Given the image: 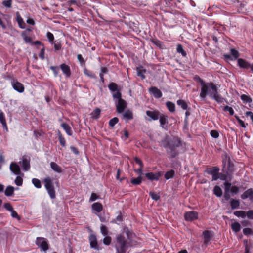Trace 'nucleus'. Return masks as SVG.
Listing matches in <instances>:
<instances>
[{"instance_id":"obj_1","label":"nucleus","mask_w":253,"mask_h":253,"mask_svg":"<svg viewBox=\"0 0 253 253\" xmlns=\"http://www.w3.org/2000/svg\"><path fill=\"white\" fill-rule=\"evenodd\" d=\"M135 234L127 227H124L123 232L116 236L115 248L116 253H126L129 247L132 245V242Z\"/></svg>"},{"instance_id":"obj_2","label":"nucleus","mask_w":253,"mask_h":253,"mask_svg":"<svg viewBox=\"0 0 253 253\" xmlns=\"http://www.w3.org/2000/svg\"><path fill=\"white\" fill-rule=\"evenodd\" d=\"M108 88L112 93V97L114 100H117V103L116 104V111L118 113H123L126 107V101L122 98L121 88L117 84L112 82L108 85Z\"/></svg>"},{"instance_id":"obj_3","label":"nucleus","mask_w":253,"mask_h":253,"mask_svg":"<svg viewBox=\"0 0 253 253\" xmlns=\"http://www.w3.org/2000/svg\"><path fill=\"white\" fill-rule=\"evenodd\" d=\"M162 144L165 148H169L168 153L171 158H174L179 154L176 148L182 145V142L179 138L175 137L170 140L166 139L162 141Z\"/></svg>"},{"instance_id":"obj_4","label":"nucleus","mask_w":253,"mask_h":253,"mask_svg":"<svg viewBox=\"0 0 253 253\" xmlns=\"http://www.w3.org/2000/svg\"><path fill=\"white\" fill-rule=\"evenodd\" d=\"M208 92L210 97L213 99L218 103H222L225 99L219 94L217 86L212 82L207 83Z\"/></svg>"},{"instance_id":"obj_5","label":"nucleus","mask_w":253,"mask_h":253,"mask_svg":"<svg viewBox=\"0 0 253 253\" xmlns=\"http://www.w3.org/2000/svg\"><path fill=\"white\" fill-rule=\"evenodd\" d=\"M45 187L50 196L53 199L56 197L55 190L52 179L50 177H46L44 179Z\"/></svg>"},{"instance_id":"obj_6","label":"nucleus","mask_w":253,"mask_h":253,"mask_svg":"<svg viewBox=\"0 0 253 253\" xmlns=\"http://www.w3.org/2000/svg\"><path fill=\"white\" fill-rule=\"evenodd\" d=\"M193 79L194 81L198 82L201 85V92L200 93V97L201 99H204L207 95L208 94L207 83L205 82L198 75H195Z\"/></svg>"},{"instance_id":"obj_7","label":"nucleus","mask_w":253,"mask_h":253,"mask_svg":"<svg viewBox=\"0 0 253 253\" xmlns=\"http://www.w3.org/2000/svg\"><path fill=\"white\" fill-rule=\"evenodd\" d=\"M36 245L45 253L49 249V244L47 239L44 237H37L35 241Z\"/></svg>"},{"instance_id":"obj_8","label":"nucleus","mask_w":253,"mask_h":253,"mask_svg":"<svg viewBox=\"0 0 253 253\" xmlns=\"http://www.w3.org/2000/svg\"><path fill=\"white\" fill-rule=\"evenodd\" d=\"M220 169L218 166H213L207 168L204 172L209 175H212V181H216L218 179V173Z\"/></svg>"},{"instance_id":"obj_9","label":"nucleus","mask_w":253,"mask_h":253,"mask_svg":"<svg viewBox=\"0 0 253 253\" xmlns=\"http://www.w3.org/2000/svg\"><path fill=\"white\" fill-rule=\"evenodd\" d=\"M168 116L165 114L161 113L159 117L160 126L165 130H168L169 124Z\"/></svg>"},{"instance_id":"obj_10","label":"nucleus","mask_w":253,"mask_h":253,"mask_svg":"<svg viewBox=\"0 0 253 253\" xmlns=\"http://www.w3.org/2000/svg\"><path fill=\"white\" fill-rule=\"evenodd\" d=\"M198 218V213L197 211H189L186 212L184 214V218L187 221H192L197 219Z\"/></svg>"},{"instance_id":"obj_11","label":"nucleus","mask_w":253,"mask_h":253,"mask_svg":"<svg viewBox=\"0 0 253 253\" xmlns=\"http://www.w3.org/2000/svg\"><path fill=\"white\" fill-rule=\"evenodd\" d=\"M11 85L13 89L19 93H22L24 91V86L22 84L17 81L12 79L11 82Z\"/></svg>"},{"instance_id":"obj_12","label":"nucleus","mask_w":253,"mask_h":253,"mask_svg":"<svg viewBox=\"0 0 253 253\" xmlns=\"http://www.w3.org/2000/svg\"><path fill=\"white\" fill-rule=\"evenodd\" d=\"M90 243V246L91 248L95 250H99L101 248L99 247L96 236L93 234H91L88 237Z\"/></svg>"},{"instance_id":"obj_13","label":"nucleus","mask_w":253,"mask_h":253,"mask_svg":"<svg viewBox=\"0 0 253 253\" xmlns=\"http://www.w3.org/2000/svg\"><path fill=\"white\" fill-rule=\"evenodd\" d=\"M238 65L240 68L244 69H248L249 68L252 70V68L253 66V63L251 64L245 59L242 58L238 59Z\"/></svg>"},{"instance_id":"obj_14","label":"nucleus","mask_w":253,"mask_h":253,"mask_svg":"<svg viewBox=\"0 0 253 253\" xmlns=\"http://www.w3.org/2000/svg\"><path fill=\"white\" fill-rule=\"evenodd\" d=\"M146 115L150 118V119H148L149 121L151 120H157L160 117V115L161 113L159 111L157 110H155L154 111L147 110L146 111Z\"/></svg>"},{"instance_id":"obj_15","label":"nucleus","mask_w":253,"mask_h":253,"mask_svg":"<svg viewBox=\"0 0 253 253\" xmlns=\"http://www.w3.org/2000/svg\"><path fill=\"white\" fill-rule=\"evenodd\" d=\"M162 176V172L159 171L156 173L153 172H148L145 174V176L150 180H159V178Z\"/></svg>"},{"instance_id":"obj_16","label":"nucleus","mask_w":253,"mask_h":253,"mask_svg":"<svg viewBox=\"0 0 253 253\" xmlns=\"http://www.w3.org/2000/svg\"><path fill=\"white\" fill-rule=\"evenodd\" d=\"M10 170L16 175H20L21 174V169L19 165L15 162H12L10 165ZM22 175H23L22 173Z\"/></svg>"},{"instance_id":"obj_17","label":"nucleus","mask_w":253,"mask_h":253,"mask_svg":"<svg viewBox=\"0 0 253 253\" xmlns=\"http://www.w3.org/2000/svg\"><path fill=\"white\" fill-rule=\"evenodd\" d=\"M149 92L152 94L156 98H160L162 95V92L157 87L152 86L149 89Z\"/></svg>"},{"instance_id":"obj_18","label":"nucleus","mask_w":253,"mask_h":253,"mask_svg":"<svg viewBox=\"0 0 253 253\" xmlns=\"http://www.w3.org/2000/svg\"><path fill=\"white\" fill-rule=\"evenodd\" d=\"M60 68L66 77H70L71 74V69L70 67L68 65L65 63H63L60 65Z\"/></svg>"},{"instance_id":"obj_19","label":"nucleus","mask_w":253,"mask_h":253,"mask_svg":"<svg viewBox=\"0 0 253 253\" xmlns=\"http://www.w3.org/2000/svg\"><path fill=\"white\" fill-rule=\"evenodd\" d=\"M242 199H246L249 198L251 200H253V190L252 188L248 189L245 191L241 195Z\"/></svg>"},{"instance_id":"obj_20","label":"nucleus","mask_w":253,"mask_h":253,"mask_svg":"<svg viewBox=\"0 0 253 253\" xmlns=\"http://www.w3.org/2000/svg\"><path fill=\"white\" fill-rule=\"evenodd\" d=\"M203 236L204 238V243L207 245L209 243L212 234L211 231L209 230H205L203 232Z\"/></svg>"},{"instance_id":"obj_21","label":"nucleus","mask_w":253,"mask_h":253,"mask_svg":"<svg viewBox=\"0 0 253 253\" xmlns=\"http://www.w3.org/2000/svg\"><path fill=\"white\" fill-rule=\"evenodd\" d=\"M19 164L22 166L23 169L25 171L29 170L30 169V160L27 158H23L22 162H20Z\"/></svg>"},{"instance_id":"obj_22","label":"nucleus","mask_w":253,"mask_h":253,"mask_svg":"<svg viewBox=\"0 0 253 253\" xmlns=\"http://www.w3.org/2000/svg\"><path fill=\"white\" fill-rule=\"evenodd\" d=\"M230 157L227 154V153L225 152L224 154L222 156V170L224 171V169L226 168V164L231 161Z\"/></svg>"},{"instance_id":"obj_23","label":"nucleus","mask_w":253,"mask_h":253,"mask_svg":"<svg viewBox=\"0 0 253 253\" xmlns=\"http://www.w3.org/2000/svg\"><path fill=\"white\" fill-rule=\"evenodd\" d=\"M61 126L64 129L66 133L69 136H72L73 132L71 129V127L70 126L66 123H63L61 125Z\"/></svg>"},{"instance_id":"obj_24","label":"nucleus","mask_w":253,"mask_h":253,"mask_svg":"<svg viewBox=\"0 0 253 253\" xmlns=\"http://www.w3.org/2000/svg\"><path fill=\"white\" fill-rule=\"evenodd\" d=\"M51 168L56 172L61 173L62 172V168L55 162H52L50 164Z\"/></svg>"},{"instance_id":"obj_25","label":"nucleus","mask_w":253,"mask_h":253,"mask_svg":"<svg viewBox=\"0 0 253 253\" xmlns=\"http://www.w3.org/2000/svg\"><path fill=\"white\" fill-rule=\"evenodd\" d=\"M234 171H235V166H234L233 163L231 160L230 162H228V163H227L226 173L227 174H230V175H231Z\"/></svg>"},{"instance_id":"obj_26","label":"nucleus","mask_w":253,"mask_h":253,"mask_svg":"<svg viewBox=\"0 0 253 253\" xmlns=\"http://www.w3.org/2000/svg\"><path fill=\"white\" fill-rule=\"evenodd\" d=\"M92 209L97 212H100L103 210V206L101 203L96 202L92 205Z\"/></svg>"},{"instance_id":"obj_27","label":"nucleus","mask_w":253,"mask_h":253,"mask_svg":"<svg viewBox=\"0 0 253 253\" xmlns=\"http://www.w3.org/2000/svg\"><path fill=\"white\" fill-rule=\"evenodd\" d=\"M0 122L2 124L3 128L5 129L6 131H8V127L5 118V115L2 111L0 112Z\"/></svg>"},{"instance_id":"obj_28","label":"nucleus","mask_w":253,"mask_h":253,"mask_svg":"<svg viewBox=\"0 0 253 253\" xmlns=\"http://www.w3.org/2000/svg\"><path fill=\"white\" fill-rule=\"evenodd\" d=\"M213 193L217 197H221L223 194L222 190L218 185L214 187Z\"/></svg>"},{"instance_id":"obj_29","label":"nucleus","mask_w":253,"mask_h":253,"mask_svg":"<svg viewBox=\"0 0 253 253\" xmlns=\"http://www.w3.org/2000/svg\"><path fill=\"white\" fill-rule=\"evenodd\" d=\"M29 33H27V31H23L21 35L26 43H30L31 44L33 42L32 39L29 36Z\"/></svg>"},{"instance_id":"obj_30","label":"nucleus","mask_w":253,"mask_h":253,"mask_svg":"<svg viewBox=\"0 0 253 253\" xmlns=\"http://www.w3.org/2000/svg\"><path fill=\"white\" fill-rule=\"evenodd\" d=\"M101 110L97 108L95 109L90 114L91 117L93 119H97L100 117Z\"/></svg>"},{"instance_id":"obj_31","label":"nucleus","mask_w":253,"mask_h":253,"mask_svg":"<svg viewBox=\"0 0 253 253\" xmlns=\"http://www.w3.org/2000/svg\"><path fill=\"white\" fill-rule=\"evenodd\" d=\"M230 205L232 210L238 209L240 206V201L239 200L232 199L230 201Z\"/></svg>"},{"instance_id":"obj_32","label":"nucleus","mask_w":253,"mask_h":253,"mask_svg":"<svg viewBox=\"0 0 253 253\" xmlns=\"http://www.w3.org/2000/svg\"><path fill=\"white\" fill-rule=\"evenodd\" d=\"M123 115L124 118L126 119L127 121L132 119L133 117L132 112L130 110H126Z\"/></svg>"},{"instance_id":"obj_33","label":"nucleus","mask_w":253,"mask_h":253,"mask_svg":"<svg viewBox=\"0 0 253 253\" xmlns=\"http://www.w3.org/2000/svg\"><path fill=\"white\" fill-rule=\"evenodd\" d=\"M240 98L244 103H250L252 102V99L251 97L246 94H242L240 96Z\"/></svg>"},{"instance_id":"obj_34","label":"nucleus","mask_w":253,"mask_h":253,"mask_svg":"<svg viewBox=\"0 0 253 253\" xmlns=\"http://www.w3.org/2000/svg\"><path fill=\"white\" fill-rule=\"evenodd\" d=\"M176 51H177V52H178V53H180L183 57H186V56H187L186 52L184 50L183 46L181 44H178L177 45Z\"/></svg>"},{"instance_id":"obj_35","label":"nucleus","mask_w":253,"mask_h":253,"mask_svg":"<svg viewBox=\"0 0 253 253\" xmlns=\"http://www.w3.org/2000/svg\"><path fill=\"white\" fill-rule=\"evenodd\" d=\"M142 181V176L139 175V176L136 178H132L131 180V183L134 185H138L141 183Z\"/></svg>"},{"instance_id":"obj_36","label":"nucleus","mask_w":253,"mask_h":253,"mask_svg":"<svg viewBox=\"0 0 253 253\" xmlns=\"http://www.w3.org/2000/svg\"><path fill=\"white\" fill-rule=\"evenodd\" d=\"M231 228L233 231L237 233L241 230V225L239 223L234 222L231 224Z\"/></svg>"},{"instance_id":"obj_37","label":"nucleus","mask_w":253,"mask_h":253,"mask_svg":"<svg viewBox=\"0 0 253 253\" xmlns=\"http://www.w3.org/2000/svg\"><path fill=\"white\" fill-rule=\"evenodd\" d=\"M14 188L12 186H8L4 192L6 196H11L14 194Z\"/></svg>"},{"instance_id":"obj_38","label":"nucleus","mask_w":253,"mask_h":253,"mask_svg":"<svg viewBox=\"0 0 253 253\" xmlns=\"http://www.w3.org/2000/svg\"><path fill=\"white\" fill-rule=\"evenodd\" d=\"M166 106L168 108V109L170 112H174L175 110V105L174 103L171 101H167L166 102Z\"/></svg>"},{"instance_id":"obj_39","label":"nucleus","mask_w":253,"mask_h":253,"mask_svg":"<svg viewBox=\"0 0 253 253\" xmlns=\"http://www.w3.org/2000/svg\"><path fill=\"white\" fill-rule=\"evenodd\" d=\"M177 104L178 105L180 106L183 110H186L188 108L187 103L184 100H178L177 101Z\"/></svg>"},{"instance_id":"obj_40","label":"nucleus","mask_w":253,"mask_h":253,"mask_svg":"<svg viewBox=\"0 0 253 253\" xmlns=\"http://www.w3.org/2000/svg\"><path fill=\"white\" fill-rule=\"evenodd\" d=\"M175 175V171L173 169H171L168 171H167L165 174V178L167 179H169L174 177Z\"/></svg>"},{"instance_id":"obj_41","label":"nucleus","mask_w":253,"mask_h":253,"mask_svg":"<svg viewBox=\"0 0 253 253\" xmlns=\"http://www.w3.org/2000/svg\"><path fill=\"white\" fill-rule=\"evenodd\" d=\"M58 140L59 141L60 145L62 147H65L66 145V140H65V138L63 137L62 133L59 131H58Z\"/></svg>"},{"instance_id":"obj_42","label":"nucleus","mask_w":253,"mask_h":253,"mask_svg":"<svg viewBox=\"0 0 253 253\" xmlns=\"http://www.w3.org/2000/svg\"><path fill=\"white\" fill-rule=\"evenodd\" d=\"M134 4L137 6H146V0H132Z\"/></svg>"},{"instance_id":"obj_43","label":"nucleus","mask_w":253,"mask_h":253,"mask_svg":"<svg viewBox=\"0 0 253 253\" xmlns=\"http://www.w3.org/2000/svg\"><path fill=\"white\" fill-rule=\"evenodd\" d=\"M84 73L86 76L92 78V79H95L96 78V75L91 71L88 70V69L85 68L84 70Z\"/></svg>"},{"instance_id":"obj_44","label":"nucleus","mask_w":253,"mask_h":253,"mask_svg":"<svg viewBox=\"0 0 253 253\" xmlns=\"http://www.w3.org/2000/svg\"><path fill=\"white\" fill-rule=\"evenodd\" d=\"M228 175H230V174H227L226 173V171H225V173H220L219 171L218 173L217 177H218V179H220L221 180L226 181Z\"/></svg>"},{"instance_id":"obj_45","label":"nucleus","mask_w":253,"mask_h":253,"mask_svg":"<svg viewBox=\"0 0 253 253\" xmlns=\"http://www.w3.org/2000/svg\"><path fill=\"white\" fill-rule=\"evenodd\" d=\"M246 212L243 211H237L234 212V214L238 217H242V218H245L246 217Z\"/></svg>"},{"instance_id":"obj_46","label":"nucleus","mask_w":253,"mask_h":253,"mask_svg":"<svg viewBox=\"0 0 253 253\" xmlns=\"http://www.w3.org/2000/svg\"><path fill=\"white\" fill-rule=\"evenodd\" d=\"M150 41L153 44H155L157 46L160 48H162V42L159 40L157 39H150Z\"/></svg>"},{"instance_id":"obj_47","label":"nucleus","mask_w":253,"mask_h":253,"mask_svg":"<svg viewBox=\"0 0 253 253\" xmlns=\"http://www.w3.org/2000/svg\"><path fill=\"white\" fill-rule=\"evenodd\" d=\"M32 183L37 188H41L42 187L40 180L37 178H33L32 180Z\"/></svg>"},{"instance_id":"obj_48","label":"nucleus","mask_w":253,"mask_h":253,"mask_svg":"<svg viewBox=\"0 0 253 253\" xmlns=\"http://www.w3.org/2000/svg\"><path fill=\"white\" fill-rule=\"evenodd\" d=\"M149 195L151 196L152 199L155 201H158L160 198V195L154 192L150 191L149 192Z\"/></svg>"},{"instance_id":"obj_49","label":"nucleus","mask_w":253,"mask_h":253,"mask_svg":"<svg viewBox=\"0 0 253 253\" xmlns=\"http://www.w3.org/2000/svg\"><path fill=\"white\" fill-rule=\"evenodd\" d=\"M118 122L119 119L117 117H114L110 120L109 122V125L113 127Z\"/></svg>"},{"instance_id":"obj_50","label":"nucleus","mask_w":253,"mask_h":253,"mask_svg":"<svg viewBox=\"0 0 253 253\" xmlns=\"http://www.w3.org/2000/svg\"><path fill=\"white\" fill-rule=\"evenodd\" d=\"M235 118L240 124V125L243 128H246L247 126H248V124H245L243 121H242L240 118L236 115H234Z\"/></svg>"},{"instance_id":"obj_51","label":"nucleus","mask_w":253,"mask_h":253,"mask_svg":"<svg viewBox=\"0 0 253 253\" xmlns=\"http://www.w3.org/2000/svg\"><path fill=\"white\" fill-rule=\"evenodd\" d=\"M105 237L103 239V242L105 245H109L112 241V238L109 236H104Z\"/></svg>"},{"instance_id":"obj_52","label":"nucleus","mask_w":253,"mask_h":253,"mask_svg":"<svg viewBox=\"0 0 253 253\" xmlns=\"http://www.w3.org/2000/svg\"><path fill=\"white\" fill-rule=\"evenodd\" d=\"M230 53L231 54V55L234 57L235 60L238 58L239 56V53L238 51L235 49L232 48L230 50Z\"/></svg>"},{"instance_id":"obj_53","label":"nucleus","mask_w":253,"mask_h":253,"mask_svg":"<svg viewBox=\"0 0 253 253\" xmlns=\"http://www.w3.org/2000/svg\"><path fill=\"white\" fill-rule=\"evenodd\" d=\"M223 111L225 112L228 111L229 113V114L231 116L234 115V111L233 109L229 106H225L223 109Z\"/></svg>"},{"instance_id":"obj_54","label":"nucleus","mask_w":253,"mask_h":253,"mask_svg":"<svg viewBox=\"0 0 253 253\" xmlns=\"http://www.w3.org/2000/svg\"><path fill=\"white\" fill-rule=\"evenodd\" d=\"M100 231L103 236H106L108 233L107 227L103 224H101L100 226Z\"/></svg>"},{"instance_id":"obj_55","label":"nucleus","mask_w":253,"mask_h":253,"mask_svg":"<svg viewBox=\"0 0 253 253\" xmlns=\"http://www.w3.org/2000/svg\"><path fill=\"white\" fill-rule=\"evenodd\" d=\"M46 36H47V37L48 39L49 42L51 44H53V41L54 40V37L53 34L52 33H51L50 32H48L47 33Z\"/></svg>"},{"instance_id":"obj_56","label":"nucleus","mask_w":253,"mask_h":253,"mask_svg":"<svg viewBox=\"0 0 253 253\" xmlns=\"http://www.w3.org/2000/svg\"><path fill=\"white\" fill-rule=\"evenodd\" d=\"M243 234L246 236L253 235V231L250 228H245L243 230Z\"/></svg>"},{"instance_id":"obj_57","label":"nucleus","mask_w":253,"mask_h":253,"mask_svg":"<svg viewBox=\"0 0 253 253\" xmlns=\"http://www.w3.org/2000/svg\"><path fill=\"white\" fill-rule=\"evenodd\" d=\"M146 72L145 69H140L137 68V75L140 77L142 79L145 78L144 74Z\"/></svg>"},{"instance_id":"obj_58","label":"nucleus","mask_w":253,"mask_h":253,"mask_svg":"<svg viewBox=\"0 0 253 253\" xmlns=\"http://www.w3.org/2000/svg\"><path fill=\"white\" fill-rule=\"evenodd\" d=\"M15 183L17 186H21L23 184V179L20 176H17L15 180Z\"/></svg>"},{"instance_id":"obj_59","label":"nucleus","mask_w":253,"mask_h":253,"mask_svg":"<svg viewBox=\"0 0 253 253\" xmlns=\"http://www.w3.org/2000/svg\"><path fill=\"white\" fill-rule=\"evenodd\" d=\"M239 191V187L235 185L232 186L230 190V192L233 194H237Z\"/></svg>"},{"instance_id":"obj_60","label":"nucleus","mask_w":253,"mask_h":253,"mask_svg":"<svg viewBox=\"0 0 253 253\" xmlns=\"http://www.w3.org/2000/svg\"><path fill=\"white\" fill-rule=\"evenodd\" d=\"M12 2V0H4L2 1V4L7 8H10L11 7Z\"/></svg>"},{"instance_id":"obj_61","label":"nucleus","mask_w":253,"mask_h":253,"mask_svg":"<svg viewBox=\"0 0 253 253\" xmlns=\"http://www.w3.org/2000/svg\"><path fill=\"white\" fill-rule=\"evenodd\" d=\"M210 134L211 136L214 138H217L219 136L218 132L216 130H211L210 132Z\"/></svg>"},{"instance_id":"obj_62","label":"nucleus","mask_w":253,"mask_h":253,"mask_svg":"<svg viewBox=\"0 0 253 253\" xmlns=\"http://www.w3.org/2000/svg\"><path fill=\"white\" fill-rule=\"evenodd\" d=\"M50 69L53 71L54 76L57 77L59 71V68L58 66H51Z\"/></svg>"},{"instance_id":"obj_63","label":"nucleus","mask_w":253,"mask_h":253,"mask_svg":"<svg viewBox=\"0 0 253 253\" xmlns=\"http://www.w3.org/2000/svg\"><path fill=\"white\" fill-rule=\"evenodd\" d=\"M224 191H230L231 188V183L228 182H225L224 183Z\"/></svg>"},{"instance_id":"obj_64","label":"nucleus","mask_w":253,"mask_h":253,"mask_svg":"<svg viewBox=\"0 0 253 253\" xmlns=\"http://www.w3.org/2000/svg\"><path fill=\"white\" fill-rule=\"evenodd\" d=\"M247 217L250 219H253V210L248 211L246 214Z\"/></svg>"}]
</instances>
